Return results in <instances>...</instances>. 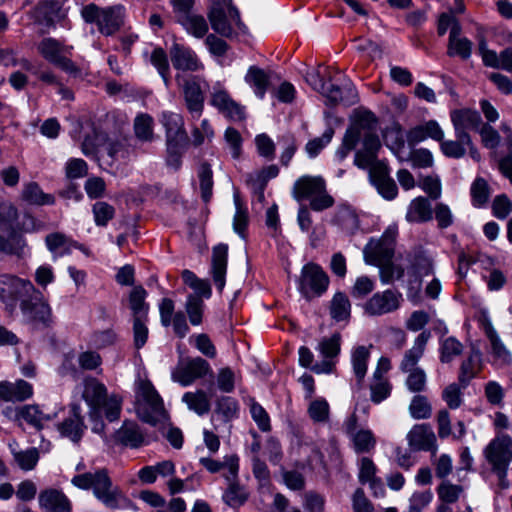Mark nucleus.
<instances>
[{
  "instance_id": "nucleus-49",
  "label": "nucleus",
  "mask_w": 512,
  "mask_h": 512,
  "mask_svg": "<svg viewBox=\"0 0 512 512\" xmlns=\"http://www.w3.org/2000/svg\"><path fill=\"white\" fill-rule=\"evenodd\" d=\"M378 124V118L369 109L358 107L350 115L349 128H374Z\"/></svg>"
},
{
  "instance_id": "nucleus-57",
  "label": "nucleus",
  "mask_w": 512,
  "mask_h": 512,
  "mask_svg": "<svg viewBox=\"0 0 512 512\" xmlns=\"http://www.w3.org/2000/svg\"><path fill=\"white\" fill-rule=\"evenodd\" d=\"M236 480L237 479L227 481L229 487L223 495L224 501L231 507L241 506L248 498V493L236 482Z\"/></svg>"
},
{
  "instance_id": "nucleus-5",
  "label": "nucleus",
  "mask_w": 512,
  "mask_h": 512,
  "mask_svg": "<svg viewBox=\"0 0 512 512\" xmlns=\"http://www.w3.org/2000/svg\"><path fill=\"white\" fill-rule=\"evenodd\" d=\"M207 16L214 32L222 37H233L235 33L232 23H235L236 27L241 31L246 29L245 24L241 20L240 12L233 5L232 0L213 1L208 9Z\"/></svg>"
},
{
  "instance_id": "nucleus-14",
  "label": "nucleus",
  "mask_w": 512,
  "mask_h": 512,
  "mask_svg": "<svg viewBox=\"0 0 512 512\" xmlns=\"http://www.w3.org/2000/svg\"><path fill=\"white\" fill-rule=\"evenodd\" d=\"M483 453L491 470L509 468L512 461V438L504 433L496 435L485 447Z\"/></svg>"
},
{
  "instance_id": "nucleus-42",
  "label": "nucleus",
  "mask_w": 512,
  "mask_h": 512,
  "mask_svg": "<svg viewBox=\"0 0 512 512\" xmlns=\"http://www.w3.org/2000/svg\"><path fill=\"white\" fill-rule=\"evenodd\" d=\"M182 401L189 410L199 416H203L210 411V399L204 390L199 389L195 392H186L182 396Z\"/></svg>"
},
{
  "instance_id": "nucleus-46",
  "label": "nucleus",
  "mask_w": 512,
  "mask_h": 512,
  "mask_svg": "<svg viewBox=\"0 0 512 512\" xmlns=\"http://www.w3.org/2000/svg\"><path fill=\"white\" fill-rule=\"evenodd\" d=\"M238 410L239 406L236 399L222 396L216 401L214 415L226 423L237 417Z\"/></svg>"
},
{
  "instance_id": "nucleus-47",
  "label": "nucleus",
  "mask_w": 512,
  "mask_h": 512,
  "mask_svg": "<svg viewBox=\"0 0 512 512\" xmlns=\"http://www.w3.org/2000/svg\"><path fill=\"white\" fill-rule=\"evenodd\" d=\"M454 128H478L481 117L476 110L460 109L451 113Z\"/></svg>"
},
{
  "instance_id": "nucleus-27",
  "label": "nucleus",
  "mask_w": 512,
  "mask_h": 512,
  "mask_svg": "<svg viewBox=\"0 0 512 512\" xmlns=\"http://www.w3.org/2000/svg\"><path fill=\"white\" fill-rule=\"evenodd\" d=\"M33 387L25 380L0 382V399L6 402H21L31 398Z\"/></svg>"
},
{
  "instance_id": "nucleus-32",
  "label": "nucleus",
  "mask_w": 512,
  "mask_h": 512,
  "mask_svg": "<svg viewBox=\"0 0 512 512\" xmlns=\"http://www.w3.org/2000/svg\"><path fill=\"white\" fill-rule=\"evenodd\" d=\"M45 243L47 249L53 254L54 259L69 255L73 248L82 249V244L60 232L48 234L45 238Z\"/></svg>"
},
{
  "instance_id": "nucleus-25",
  "label": "nucleus",
  "mask_w": 512,
  "mask_h": 512,
  "mask_svg": "<svg viewBox=\"0 0 512 512\" xmlns=\"http://www.w3.org/2000/svg\"><path fill=\"white\" fill-rule=\"evenodd\" d=\"M86 426L80 414V407L72 405L71 415L57 425V430L62 437L69 438L73 442H79Z\"/></svg>"
},
{
  "instance_id": "nucleus-30",
  "label": "nucleus",
  "mask_w": 512,
  "mask_h": 512,
  "mask_svg": "<svg viewBox=\"0 0 512 512\" xmlns=\"http://www.w3.org/2000/svg\"><path fill=\"white\" fill-rule=\"evenodd\" d=\"M176 22L180 24L183 29L195 38H203L207 35L209 26L205 17L201 14L193 13L192 10L179 14L176 17Z\"/></svg>"
},
{
  "instance_id": "nucleus-39",
  "label": "nucleus",
  "mask_w": 512,
  "mask_h": 512,
  "mask_svg": "<svg viewBox=\"0 0 512 512\" xmlns=\"http://www.w3.org/2000/svg\"><path fill=\"white\" fill-rule=\"evenodd\" d=\"M481 370V353L479 350H472L460 366L459 382L466 387Z\"/></svg>"
},
{
  "instance_id": "nucleus-51",
  "label": "nucleus",
  "mask_w": 512,
  "mask_h": 512,
  "mask_svg": "<svg viewBox=\"0 0 512 512\" xmlns=\"http://www.w3.org/2000/svg\"><path fill=\"white\" fill-rule=\"evenodd\" d=\"M463 352V345L455 337H447L440 341L439 359L442 363H450Z\"/></svg>"
},
{
  "instance_id": "nucleus-61",
  "label": "nucleus",
  "mask_w": 512,
  "mask_h": 512,
  "mask_svg": "<svg viewBox=\"0 0 512 512\" xmlns=\"http://www.w3.org/2000/svg\"><path fill=\"white\" fill-rule=\"evenodd\" d=\"M341 347V336L339 333L333 334L331 337L323 338L317 350L325 359H332L339 355Z\"/></svg>"
},
{
  "instance_id": "nucleus-48",
  "label": "nucleus",
  "mask_w": 512,
  "mask_h": 512,
  "mask_svg": "<svg viewBox=\"0 0 512 512\" xmlns=\"http://www.w3.org/2000/svg\"><path fill=\"white\" fill-rule=\"evenodd\" d=\"M234 205H235V214L233 217V230L237 233L241 238H246V228L249 223V215L247 207L242 202L240 196L235 193L234 194Z\"/></svg>"
},
{
  "instance_id": "nucleus-38",
  "label": "nucleus",
  "mask_w": 512,
  "mask_h": 512,
  "mask_svg": "<svg viewBox=\"0 0 512 512\" xmlns=\"http://www.w3.org/2000/svg\"><path fill=\"white\" fill-rule=\"evenodd\" d=\"M432 219V207L425 197L413 199L406 213V220L410 223H423Z\"/></svg>"
},
{
  "instance_id": "nucleus-26",
  "label": "nucleus",
  "mask_w": 512,
  "mask_h": 512,
  "mask_svg": "<svg viewBox=\"0 0 512 512\" xmlns=\"http://www.w3.org/2000/svg\"><path fill=\"white\" fill-rule=\"evenodd\" d=\"M108 396L106 386L96 378L86 379L83 390V399L91 408L90 415L94 417L101 411V404Z\"/></svg>"
},
{
  "instance_id": "nucleus-54",
  "label": "nucleus",
  "mask_w": 512,
  "mask_h": 512,
  "mask_svg": "<svg viewBox=\"0 0 512 512\" xmlns=\"http://www.w3.org/2000/svg\"><path fill=\"white\" fill-rule=\"evenodd\" d=\"M379 268V278L382 284H392L396 280H402L405 269L402 265L395 264L392 260L382 264Z\"/></svg>"
},
{
  "instance_id": "nucleus-6",
  "label": "nucleus",
  "mask_w": 512,
  "mask_h": 512,
  "mask_svg": "<svg viewBox=\"0 0 512 512\" xmlns=\"http://www.w3.org/2000/svg\"><path fill=\"white\" fill-rule=\"evenodd\" d=\"M293 195L297 201L309 200L310 208L314 211H322L334 204V199L326 191L323 178L303 176L293 186Z\"/></svg>"
},
{
  "instance_id": "nucleus-13",
  "label": "nucleus",
  "mask_w": 512,
  "mask_h": 512,
  "mask_svg": "<svg viewBox=\"0 0 512 512\" xmlns=\"http://www.w3.org/2000/svg\"><path fill=\"white\" fill-rule=\"evenodd\" d=\"M20 309L25 321L36 328H45L52 323L51 307L38 290L26 302L21 303Z\"/></svg>"
},
{
  "instance_id": "nucleus-34",
  "label": "nucleus",
  "mask_w": 512,
  "mask_h": 512,
  "mask_svg": "<svg viewBox=\"0 0 512 512\" xmlns=\"http://www.w3.org/2000/svg\"><path fill=\"white\" fill-rule=\"evenodd\" d=\"M56 413L45 414L37 405H24L15 410V418L23 419L27 424L41 430L46 422L55 419Z\"/></svg>"
},
{
  "instance_id": "nucleus-20",
  "label": "nucleus",
  "mask_w": 512,
  "mask_h": 512,
  "mask_svg": "<svg viewBox=\"0 0 512 512\" xmlns=\"http://www.w3.org/2000/svg\"><path fill=\"white\" fill-rule=\"evenodd\" d=\"M408 444L414 451L436 450V436L429 424H417L407 434Z\"/></svg>"
},
{
  "instance_id": "nucleus-55",
  "label": "nucleus",
  "mask_w": 512,
  "mask_h": 512,
  "mask_svg": "<svg viewBox=\"0 0 512 512\" xmlns=\"http://www.w3.org/2000/svg\"><path fill=\"white\" fill-rule=\"evenodd\" d=\"M326 77L329 81L333 80L331 68L323 67L321 70V67H319V69H312L307 71L305 80L314 90L322 93V91L325 90V86L327 84L324 80Z\"/></svg>"
},
{
  "instance_id": "nucleus-12",
  "label": "nucleus",
  "mask_w": 512,
  "mask_h": 512,
  "mask_svg": "<svg viewBox=\"0 0 512 512\" xmlns=\"http://www.w3.org/2000/svg\"><path fill=\"white\" fill-rule=\"evenodd\" d=\"M328 285L329 277L319 265L309 263L303 266L298 290L305 299L320 297L327 291Z\"/></svg>"
},
{
  "instance_id": "nucleus-45",
  "label": "nucleus",
  "mask_w": 512,
  "mask_h": 512,
  "mask_svg": "<svg viewBox=\"0 0 512 512\" xmlns=\"http://www.w3.org/2000/svg\"><path fill=\"white\" fill-rule=\"evenodd\" d=\"M356 453H369L376 446V437L369 429H359L349 436Z\"/></svg>"
},
{
  "instance_id": "nucleus-18",
  "label": "nucleus",
  "mask_w": 512,
  "mask_h": 512,
  "mask_svg": "<svg viewBox=\"0 0 512 512\" xmlns=\"http://www.w3.org/2000/svg\"><path fill=\"white\" fill-rule=\"evenodd\" d=\"M173 67L180 71L197 72L204 68L195 51L183 44L173 43L169 50Z\"/></svg>"
},
{
  "instance_id": "nucleus-2",
  "label": "nucleus",
  "mask_w": 512,
  "mask_h": 512,
  "mask_svg": "<svg viewBox=\"0 0 512 512\" xmlns=\"http://www.w3.org/2000/svg\"><path fill=\"white\" fill-rule=\"evenodd\" d=\"M71 482L80 489H92L93 495L109 509H123L131 504L122 490L113 485L106 469L75 475Z\"/></svg>"
},
{
  "instance_id": "nucleus-50",
  "label": "nucleus",
  "mask_w": 512,
  "mask_h": 512,
  "mask_svg": "<svg viewBox=\"0 0 512 512\" xmlns=\"http://www.w3.org/2000/svg\"><path fill=\"white\" fill-rule=\"evenodd\" d=\"M107 144L105 130H88L82 142V151L89 156L95 154L99 148Z\"/></svg>"
},
{
  "instance_id": "nucleus-11",
  "label": "nucleus",
  "mask_w": 512,
  "mask_h": 512,
  "mask_svg": "<svg viewBox=\"0 0 512 512\" xmlns=\"http://www.w3.org/2000/svg\"><path fill=\"white\" fill-rule=\"evenodd\" d=\"M37 49L45 60L63 71L73 75L79 72L78 67L70 59L72 47L65 46L57 39L48 37L39 42Z\"/></svg>"
},
{
  "instance_id": "nucleus-59",
  "label": "nucleus",
  "mask_w": 512,
  "mask_h": 512,
  "mask_svg": "<svg viewBox=\"0 0 512 512\" xmlns=\"http://www.w3.org/2000/svg\"><path fill=\"white\" fill-rule=\"evenodd\" d=\"M146 291L143 287H134L129 296L130 308L133 311L134 318L140 316L141 318L146 317L148 306L145 303Z\"/></svg>"
},
{
  "instance_id": "nucleus-10",
  "label": "nucleus",
  "mask_w": 512,
  "mask_h": 512,
  "mask_svg": "<svg viewBox=\"0 0 512 512\" xmlns=\"http://www.w3.org/2000/svg\"><path fill=\"white\" fill-rule=\"evenodd\" d=\"M398 230L396 226H389L380 238H371L363 249L365 263L379 267L395 254V243Z\"/></svg>"
},
{
  "instance_id": "nucleus-37",
  "label": "nucleus",
  "mask_w": 512,
  "mask_h": 512,
  "mask_svg": "<svg viewBox=\"0 0 512 512\" xmlns=\"http://www.w3.org/2000/svg\"><path fill=\"white\" fill-rule=\"evenodd\" d=\"M461 27L459 23H454L449 34V43L447 53L449 56H459L466 60L471 56L472 42L466 37H459Z\"/></svg>"
},
{
  "instance_id": "nucleus-24",
  "label": "nucleus",
  "mask_w": 512,
  "mask_h": 512,
  "mask_svg": "<svg viewBox=\"0 0 512 512\" xmlns=\"http://www.w3.org/2000/svg\"><path fill=\"white\" fill-rule=\"evenodd\" d=\"M40 508L44 512H71V502L60 490L46 489L38 496Z\"/></svg>"
},
{
  "instance_id": "nucleus-36",
  "label": "nucleus",
  "mask_w": 512,
  "mask_h": 512,
  "mask_svg": "<svg viewBox=\"0 0 512 512\" xmlns=\"http://www.w3.org/2000/svg\"><path fill=\"white\" fill-rule=\"evenodd\" d=\"M62 10L59 1L44 0L38 3L34 9L35 20L43 25L51 26L62 18Z\"/></svg>"
},
{
  "instance_id": "nucleus-3",
  "label": "nucleus",
  "mask_w": 512,
  "mask_h": 512,
  "mask_svg": "<svg viewBox=\"0 0 512 512\" xmlns=\"http://www.w3.org/2000/svg\"><path fill=\"white\" fill-rule=\"evenodd\" d=\"M137 416L152 426H166L169 420L168 412L164 408L163 400L150 381L141 380L136 390Z\"/></svg>"
},
{
  "instance_id": "nucleus-28",
  "label": "nucleus",
  "mask_w": 512,
  "mask_h": 512,
  "mask_svg": "<svg viewBox=\"0 0 512 512\" xmlns=\"http://www.w3.org/2000/svg\"><path fill=\"white\" fill-rule=\"evenodd\" d=\"M228 246L219 244L212 253L211 274L217 290L221 293L225 287L227 271Z\"/></svg>"
},
{
  "instance_id": "nucleus-43",
  "label": "nucleus",
  "mask_w": 512,
  "mask_h": 512,
  "mask_svg": "<svg viewBox=\"0 0 512 512\" xmlns=\"http://www.w3.org/2000/svg\"><path fill=\"white\" fill-rule=\"evenodd\" d=\"M335 222L348 234H354L359 229V218L354 209L341 206L335 215Z\"/></svg>"
},
{
  "instance_id": "nucleus-16",
  "label": "nucleus",
  "mask_w": 512,
  "mask_h": 512,
  "mask_svg": "<svg viewBox=\"0 0 512 512\" xmlns=\"http://www.w3.org/2000/svg\"><path fill=\"white\" fill-rule=\"evenodd\" d=\"M401 294L387 289L375 293L364 304V311L370 316H380L397 310L400 306Z\"/></svg>"
},
{
  "instance_id": "nucleus-52",
  "label": "nucleus",
  "mask_w": 512,
  "mask_h": 512,
  "mask_svg": "<svg viewBox=\"0 0 512 512\" xmlns=\"http://www.w3.org/2000/svg\"><path fill=\"white\" fill-rule=\"evenodd\" d=\"M205 304L203 299L198 295H188L185 303V311L188 315L189 322L193 326H199L203 321Z\"/></svg>"
},
{
  "instance_id": "nucleus-33",
  "label": "nucleus",
  "mask_w": 512,
  "mask_h": 512,
  "mask_svg": "<svg viewBox=\"0 0 512 512\" xmlns=\"http://www.w3.org/2000/svg\"><path fill=\"white\" fill-rule=\"evenodd\" d=\"M372 344L369 346L358 345L351 350V365L359 388L362 387L363 381L367 374L368 362L371 355Z\"/></svg>"
},
{
  "instance_id": "nucleus-64",
  "label": "nucleus",
  "mask_w": 512,
  "mask_h": 512,
  "mask_svg": "<svg viewBox=\"0 0 512 512\" xmlns=\"http://www.w3.org/2000/svg\"><path fill=\"white\" fill-rule=\"evenodd\" d=\"M433 493L431 490L416 491L409 499L407 512H422L432 501Z\"/></svg>"
},
{
  "instance_id": "nucleus-23",
  "label": "nucleus",
  "mask_w": 512,
  "mask_h": 512,
  "mask_svg": "<svg viewBox=\"0 0 512 512\" xmlns=\"http://www.w3.org/2000/svg\"><path fill=\"white\" fill-rule=\"evenodd\" d=\"M199 462L210 473H218L224 470L223 476L226 481H232L238 477L239 457L235 454L225 456L223 461L202 457Z\"/></svg>"
},
{
  "instance_id": "nucleus-60",
  "label": "nucleus",
  "mask_w": 512,
  "mask_h": 512,
  "mask_svg": "<svg viewBox=\"0 0 512 512\" xmlns=\"http://www.w3.org/2000/svg\"><path fill=\"white\" fill-rule=\"evenodd\" d=\"M391 390L392 386L387 379L373 377V382L370 384L371 401L380 404L390 396Z\"/></svg>"
},
{
  "instance_id": "nucleus-29",
  "label": "nucleus",
  "mask_w": 512,
  "mask_h": 512,
  "mask_svg": "<svg viewBox=\"0 0 512 512\" xmlns=\"http://www.w3.org/2000/svg\"><path fill=\"white\" fill-rule=\"evenodd\" d=\"M123 23L124 8L119 5L102 9L97 27L103 35L110 36L116 33Z\"/></svg>"
},
{
  "instance_id": "nucleus-4",
  "label": "nucleus",
  "mask_w": 512,
  "mask_h": 512,
  "mask_svg": "<svg viewBox=\"0 0 512 512\" xmlns=\"http://www.w3.org/2000/svg\"><path fill=\"white\" fill-rule=\"evenodd\" d=\"M409 263L407 278L404 281L407 298L412 302H418L421 298L423 277L434 273L433 260L421 249L407 254Z\"/></svg>"
},
{
  "instance_id": "nucleus-62",
  "label": "nucleus",
  "mask_w": 512,
  "mask_h": 512,
  "mask_svg": "<svg viewBox=\"0 0 512 512\" xmlns=\"http://www.w3.org/2000/svg\"><path fill=\"white\" fill-rule=\"evenodd\" d=\"M103 402L101 410L104 411L106 419L110 422L118 420L122 410V398L113 393L107 396Z\"/></svg>"
},
{
  "instance_id": "nucleus-19",
  "label": "nucleus",
  "mask_w": 512,
  "mask_h": 512,
  "mask_svg": "<svg viewBox=\"0 0 512 512\" xmlns=\"http://www.w3.org/2000/svg\"><path fill=\"white\" fill-rule=\"evenodd\" d=\"M211 104L234 123H241L246 118L245 107L235 102L224 90L212 94Z\"/></svg>"
},
{
  "instance_id": "nucleus-31",
  "label": "nucleus",
  "mask_w": 512,
  "mask_h": 512,
  "mask_svg": "<svg viewBox=\"0 0 512 512\" xmlns=\"http://www.w3.org/2000/svg\"><path fill=\"white\" fill-rule=\"evenodd\" d=\"M482 326L485 335L489 339L495 362L500 365L509 364L512 360L511 354L501 341L491 321L488 318L484 319Z\"/></svg>"
},
{
  "instance_id": "nucleus-63",
  "label": "nucleus",
  "mask_w": 512,
  "mask_h": 512,
  "mask_svg": "<svg viewBox=\"0 0 512 512\" xmlns=\"http://www.w3.org/2000/svg\"><path fill=\"white\" fill-rule=\"evenodd\" d=\"M439 499L444 503H455L463 493V487L443 481L437 489Z\"/></svg>"
},
{
  "instance_id": "nucleus-44",
  "label": "nucleus",
  "mask_w": 512,
  "mask_h": 512,
  "mask_svg": "<svg viewBox=\"0 0 512 512\" xmlns=\"http://www.w3.org/2000/svg\"><path fill=\"white\" fill-rule=\"evenodd\" d=\"M22 198L31 205H52L55 198L51 194H45L35 182L28 183L22 191Z\"/></svg>"
},
{
  "instance_id": "nucleus-41",
  "label": "nucleus",
  "mask_w": 512,
  "mask_h": 512,
  "mask_svg": "<svg viewBox=\"0 0 512 512\" xmlns=\"http://www.w3.org/2000/svg\"><path fill=\"white\" fill-rule=\"evenodd\" d=\"M245 81L258 98H264L269 85V76L263 69L250 66L245 75Z\"/></svg>"
},
{
  "instance_id": "nucleus-58",
  "label": "nucleus",
  "mask_w": 512,
  "mask_h": 512,
  "mask_svg": "<svg viewBox=\"0 0 512 512\" xmlns=\"http://www.w3.org/2000/svg\"><path fill=\"white\" fill-rule=\"evenodd\" d=\"M308 415L315 423H326L329 420L330 406L324 398H317L310 402Z\"/></svg>"
},
{
  "instance_id": "nucleus-22",
  "label": "nucleus",
  "mask_w": 512,
  "mask_h": 512,
  "mask_svg": "<svg viewBox=\"0 0 512 512\" xmlns=\"http://www.w3.org/2000/svg\"><path fill=\"white\" fill-rule=\"evenodd\" d=\"M430 336L431 334L429 331L421 332L414 340L413 346L405 351L399 364V370L402 373L410 372L411 370L420 368L418 363L424 355Z\"/></svg>"
},
{
  "instance_id": "nucleus-40",
  "label": "nucleus",
  "mask_w": 512,
  "mask_h": 512,
  "mask_svg": "<svg viewBox=\"0 0 512 512\" xmlns=\"http://www.w3.org/2000/svg\"><path fill=\"white\" fill-rule=\"evenodd\" d=\"M329 311L334 321L348 322L351 316V302L348 296L343 292L335 293L330 301Z\"/></svg>"
},
{
  "instance_id": "nucleus-8",
  "label": "nucleus",
  "mask_w": 512,
  "mask_h": 512,
  "mask_svg": "<svg viewBox=\"0 0 512 512\" xmlns=\"http://www.w3.org/2000/svg\"><path fill=\"white\" fill-rule=\"evenodd\" d=\"M426 138H432L441 142V150L447 157L460 158L466 152V147L470 145V136L465 130H457L455 139H444L443 130H410L407 139L410 145H414Z\"/></svg>"
},
{
  "instance_id": "nucleus-9",
  "label": "nucleus",
  "mask_w": 512,
  "mask_h": 512,
  "mask_svg": "<svg viewBox=\"0 0 512 512\" xmlns=\"http://www.w3.org/2000/svg\"><path fill=\"white\" fill-rule=\"evenodd\" d=\"M32 294H36V289L29 280L9 274L0 275V301L10 316L16 312L18 304L26 302Z\"/></svg>"
},
{
  "instance_id": "nucleus-15",
  "label": "nucleus",
  "mask_w": 512,
  "mask_h": 512,
  "mask_svg": "<svg viewBox=\"0 0 512 512\" xmlns=\"http://www.w3.org/2000/svg\"><path fill=\"white\" fill-rule=\"evenodd\" d=\"M211 372L209 363L201 357L181 360L172 371L173 381L182 386H189L197 379L203 378Z\"/></svg>"
},
{
  "instance_id": "nucleus-21",
  "label": "nucleus",
  "mask_w": 512,
  "mask_h": 512,
  "mask_svg": "<svg viewBox=\"0 0 512 512\" xmlns=\"http://www.w3.org/2000/svg\"><path fill=\"white\" fill-rule=\"evenodd\" d=\"M321 94L331 104L343 103L345 105H353L358 101L357 90L350 81H346L341 85L329 81Z\"/></svg>"
},
{
  "instance_id": "nucleus-35",
  "label": "nucleus",
  "mask_w": 512,
  "mask_h": 512,
  "mask_svg": "<svg viewBox=\"0 0 512 512\" xmlns=\"http://www.w3.org/2000/svg\"><path fill=\"white\" fill-rule=\"evenodd\" d=\"M115 440L121 445L138 448L144 443V435L138 424L134 421L125 420L122 426L115 432Z\"/></svg>"
},
{
  "instance_id": "nucleus-1",
  "label": "nucleus",
  "mask_w": 512,
  "mask_h": 512,
  "mask_svg": "<svg viewBox=\"0 0 512 512\" xmlns=\"http://www.w3.org/2000/svg\"><path fill=\"white\" fill-rule=\"evenodd\" d=\"M346 130L341 146L336 151L339 160L347 157L357 143L362 140V148L355 153L354 163L361 169L369 170V178L378 193L387 200H393L398 193L395 181L389 176V169L384 161L376 159L381 146L379 137L369 130Z\"/></svg>"
},
{
  "instance_id": "nucleus-56",
  "label": "nucleus",
  "mask_w": 512,
  "mask_h": 512,
  "mask_svg": "<svg viewBox=\"0 0 512 512\" xmlns=\"http://www.w3.org/2000/svg\"><path fill=\"white\" fill-rule=\"evenodd\" d=\"M150 62L167 85L170 80V66L165 50L161 47L154 48L150 56Z\"/></svg>"
},
{
  "instance_id": "nucleus-17",
  "label": "nucleus",
  "mask_w": 512,
  "mask_h": 512,
  "mask_svg": "<svg viewBox=\"0 0 512 512\" xmlns=\"http://www.w3.org/2000/svg\"><path fill=\"white\" fill-rule=\"evenodd\" d=\"M202 83L206 84L198 76H190L183 79L182 89L185 103L193 117H199L204 107Z\"/></svg>"
},
{
  "instance_id": "nucleus-53",
  "label": "nucleus",
  "mask_w": 512,
  "mask_h": 512,
  "mask_svg": "<svg viewBox=\"0 0 512 512\" xmlns=\"http://www.w3.org/2000/svg\"><path fill=\"white\" fill-rule=\"evenodd\" d=\"M470 194L474 207L484 206L491 194L488 182L482 177H477L471 184Z\"/></svg>"
},
{
  "instance_id": "nucleus-7",
  "label": "nucleus",
  "mask_w": 512,
  "mask_h": 512,
  "mask_svg": "<svg viewBox=\"0 0 512 512\" xmlns=\"http://www.w3.org/2000/svg\"><path fill=\"white\" fill-rule=\"evenodd\" d=\"M205 134L203 130H167L166 134V163L174 170H178L182 164V155L190 147H198L203 144Z\"/></svg>"
}]
</instances>
